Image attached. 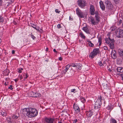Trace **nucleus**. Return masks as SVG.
Wrapping results in <instances>:
<instances>
[{"instance_id":"obj_1","label":"nucleus","mask_w":123,"mask_h":123,"mask_svg":"<svg viewBox=\"0 0 123 123\" xmlns=\"http://www.w3.org/2000/svg\"><path fill=\"white\" fill-rule=\"evenodd\" d=\"M22 113L25 116L31 118L36 116L37 115L38 112L35 108H28L23 109Z\"/></svg>"},{"instance_id":"obj_2","label":"nucleus","mask_w":123,"mask_h":123,"mask_svg":"<svg viewBox=\"0 0 123 123\" xmlns=\"http://www.w3.org/2000/svg\"><path fill=\"white\" fill-rule=\"evenodd\" d=\"M105 43L109 44V46L111 49H113L114 48V44L115 42L113 39H111L110 37L106 38L105 39Z\"/></svg>"},{"instance_id":"obj_3","label":"nucleus","mask_w":123,"mask_h":123,"mask_svg":"<svg viewBox=\"0 0 123 123\" xmlns=\"http://www.w3.org/2000/svg\"><path fill=\"white\" fill-rule=\"evenodd\" d=\"M115 33L117 37L118 38H121L123 37V30L121 28H119L116 30Z\"/></svg>"},{"instance_id":"obj_4","label":"nucleus","mask_w":123,"mask_h":123,"mask_svg":"<svg viewBox=\"0 0 123 123\" xmlns=\"http://www.w3.org/2000/svg\"><path fill=\"white\" fill-rule=\"evenodd\" d=\"M78 4L79 6L83 8L86 5L87 3L85 0H78Z\"/></svg>"},{"instance_id":"obj_5","label":"nucleus","mask_w":123,"mask_h":123,"mask_svg":"<svg viewBox=\"0 0 123 123\" xmlns=\"http://www.w3.org/2000/svg\"><path fill=\"white\" fill-rule=\"evenodd\" d=\"M102 99V97L100 96V97H99L98 99L96 102L94 107L95 108H99L100 107V105L102 104L101 102V100Z\"/></svg>"},{"instance_id":"obj_6","label":"nucleus","mask_w":123,"mask_h":123,"mask_svg":"<svg viewBox=\"0 0 123 123\" xmlns=\"http://www.w3.org/2000/svg\"><path fill=\"white\" fill-rule=\"evenodd\" d=\"M76 12L77 14L79 17L81 18L84 17L83 12L79 8H78L76 9Z\"/></svg>"},{"instance_id":"obj_7","label":"nucleus","mask_w":123,"mask_h":123,"mask_svg":"<svg viewBox=\"0 0 123 123\" xmlns=\"http://www.w3.org/2000/svg\"><path fill=\"white\" fill-rule=\"evenodd\" d=\"M54 120L53 118H45V123H53Z\"/></svg>"},{"instance_id":"obj_8","label":"nucleus","mask_w":123,"mask_h":123,"mask_svg":"<svg viewBox=\"0 0 123 123\" xmlns=\"http://www.w3.org/2000/svg\"><path fill=\"white\" fill-rule=\"evenodd\" d=\"M90 13L91 15H93L94 14V12L95 11V10L94 6L93 5H91L90 6Z\"/></svg>"},{"instance_id":"obj_9","label":"nucleus","mask_w":123,"mask_h":123,"mask_svg":"<svg viewBox=\"0 0 123 123\" xmlns=\"http://www.w3.org/2000/svg\"><path fill=\"white\" fill-rule=\"evenodd\" d=\"M74 109V110L77 112H79L80 110V109L78 106L77 104H74L73 106Z\"/></svg>"},{"instance_id":"obj_10","label":"nucleus","mask_w":123,"mask_h":123,"mask_svg":"<svg viewBox=\"0 0 123 123\" xmlns=\"http://www.w3.org/2000/svg\"><path fill=\"white\" fill-rule=\"evenodd\" d=\"M99 4L100 8L102 9V10L103 11H104L105 9V6L103 2L101 1H100L99 2Z\"/></svg>"},{"instance_id":"obj_11","label":"nucleus","mask_w":123,"mask_h":123,"mask_svg":"<svg viewBox=\"0 0 123 123\" xmlns=\"http://www.w3.org/2000/svg\"><path fill=\"white\" fill-rule=\"evenodd\" d=\"M93 52L95 54L97 55V54H99L100 52V50L98 48H95L93 50Z\"/></svg>"},{"instance_id":"obj_12","label":"nucleus","mask_w":123,"mask_h":123,"mask_svg":"<svg viewBox=\"0 0 123 123\" xmlns=\"http://www.w3.org/2000/svg\"><path fill=\"white\" fill-rule=\"evenodd\" d=\"M106 8L109 10H112L113 8V6L112 4L111 3L110 4H109L107 6H106Z\"/></svg>"},{"instance_id":"obj_13","label":"nucleus","mask_w":123,"mask_h":123,"mask_svg":"<svg viewBox=\"0 0 123 123\" xmlns=\"http://www.w3.org/2000/svg\"><path fill=\"white\" fill-rule=\"evenodd\" d=\"M93 114V112L92 110L88 112L86 114L87 115L88 117H90Z\"/></svg>"},{"instance_id":"obj_14","label":"nucleus","mask_w":123,"mask_h":123,"mask_svg":"<svg viewBox=\"0 0 123 123\" xmlns=\"http://www.w3.org/2000/svg\"><path fill=\"white\" fill-rule=\"evenodd\" d=\"M117 71L120 73L123 72V68L122 67H119L117 68Z\"/></svg>"},{"instance_id":"obj_15","label":"nucleus","mask_w":123,"mask_h":123,"mask_svg":"<svg viewBox=\"0 0 123 123\" xmlns=\"http://www.w3.org/2000/svg\"><path fill=\"white\" fill-rule=\"evenodd\" d=\"M118 52L120 56L121 57L123 56V51L120 49H119L118 50Z\"/></svg>"},{"instance_id":"obj_16","label":"nucleus","mask_w":123,"mask_h":123,"mask_svg":"<svg viewBox=\"0 0 123 123\" xmlns=\"http://www.w3.org/2000/svg\"><path fill=\"white\" fill-rule=\"evenodd\" d=\"M41 95L38 93H35L34 94H33V96H32V97H40Z\"/></svg>"},{"instance_id":"obj_17","label":"nucleus","mask_w":123,"mask_h":123,"mask_svg":"<svg viewBox=\"0 0 123 123\" xmlns=\"http://www.w3.org/2000/svg\"><path fill=\"white\" fill-rule=\"evenodd\" d=\"M82 29L86 33H89V31L87 27H83V28Z\"/></svg>"},{"instance_id":"obj_18","label":"nucleus","mask_w":123,"mask_h":123,"mask_svg":"<svg viewBox=\"0 0 123 123\" xmlns=\"http://www.w3.org/2000/svg\"><path fill=\"white\" fill-rule=\"evenodd\" d=\"M70 66V65H69L68 64L66 66V69L64 70V72H65V73L68 70Z\"/></svg>"},{"instance_id":"obj_19","label":"nucleus","mask_w":123,"mask_h":123,"mask_svg":"<svg viewBox=\"0 0 123 123\" xmlns=\"http://www.w3.org/2000/svg\"><path fill=\"white\" fill-rule=\"evenodd\" d=\"M87 42H88V44L89 46L92 47L93 46V44L90 41L87 40Z\"/></svg>"},{"instance_id":"obj_20","label":"nucleus","mask_w":123,"mask_h":123,"mask_svg":"<svg viewBox=\"0 0 123 123\" xmlns=\"http://www.w3.org/2000/svg\"><path fill=\"white\" fill-rule=\"evenodd\" d=\"M96 55L93 52H92L89 55V57H91L92 58H93Z\"/></svg>"},{"instance_id":"obj_21","label":"nucleus","mask_w":123,"mask_h":123,"mask_svg":"<svg viewBox=\"0 0 123 123\" xmlns=\"http://www.w3.org/2000/svg\"><path fill=\"white\" fill-rule=\"evenodd\" d=\"M79 35L80 36V37L83 38L85 39L86 38L85 36L81 32L80 33Z\"/></svg>"},{"instance_id":"obj_22","label":"nucleus","mask_w":123,"mask_h":123,"mask_svg":"<svg viewBox=\"0 0 123 123\" xmlns=\"http://www.w3.org/2000/svg\"><path fill=\"white\" fill-rule=\"evenodd\" d=\"M95 17L96 21H98V22H99L100 21V18L99 16L98 15H95Z\"/></svg>"},{"instance_id":"obj_23","label":"nucleus","mask_w":123,"mask_h":123,"mask_svg":"<svg viewBox=\"0 0 123 123\" xmlns=\"http://www.w3.org/2000/svg\"><path fill=\"white\" fill-rule=\"evenodd\" d=\"M91 22L92 24L95 25L96 23V22L94 20V19L93 18L91 17Z\"/></svg>"},{"instance_id":"obj_24","label":"nucleus","mask_w":123,"mask_h":123,"mask_svg":"<svg viewBox=\"0 0 123 123\" xmlns=\"http://www.w3.org/2000/svg\"><path fill=\"white\" fill-rule=\"evenodd\" d=\"M111 3L110 1L108 0L105 1V3L106 5V6L108 5L109 4H110Z\"/></svg>"},{"instance_id":"obj_25","label":"nucleus","mask_w":123,"mask_h":123,"mask_svg":"<svg viewBox=\"0 0 123 123\" xmlns=\"http://www.w3.org/2000/svg\"><path fill=\"white\" fill-rule=\"evenodd\" d=\"M115 3L117 4L120 3L121 2V0H114Z\"/></svg>"},{"instance_id":"obj_26","label":"nucleus","mask_w":123,"mask_h":123,"mask_svg":"<svg viewBox=\"0 0 123 123\" xmlns=\"http://www.w3.org/2000/svg\"><path fill=\"white\" fill-rule=\"evenodd\" d=\"M111 123H117L116 121L114 119H112L111 120Z\"/></svg>"},{"instance_id":"obj_27","label":"nucleus","mask_w":123,"mask_h":123,"mask_svg":"<svg viewBox=\"0 0 123 123\" xmlns=\"http://www.w3.org/2000/svg\"><path fill=\"white\" fill-rule=\"evenodd\" d=\"M77 64H72L71 65H70V66L74 67H75L76 68H77Z\"/></svg>"},{"instance_id":"obj_28","label":"nucleus","mask_w":123,"mask_h":123,"mask_svg":"<svg viewBox=\"0 0 123 123\" xmlns=\"http://www.w3.org/2000/svg\"><path fill=\"white\" fill-rule=\"evenodd\" d=\"M1 115H2L3 116H6V113H5L4 112H1Z\"/></svg>"},{"instance_id":"obj_29","label":"nucleus","mask_w":123,"mask_h":123,"mask_svg":"<svg viewBox=\"0 0 123 123\" xmlns=\"http://www.w3.org/2000/svg\"><path fill=\"white\" fill-rule=\"evenodd\" d=\"M77 68H78V69H81L80 68L81 67V65L80 64H77Z\"/></svg>"},{"instance_id":"obj_30","label":"nucleus","mask_w":123,"mask_h":123,"mask_svg":"<svg viewBox=\"0 0 123 123\" xmlns=\"http://www.w3.org/2000/svg\"><path fill=\"white\" fill-rule=\"evenodd\" d=\"M34 94V92H31L29 94L30 95V96L31 97H32V96H33V94Z\"/></svg>"},{"instance_id":"obj_31","label":"nucleus","mask_w":123,"mask_h":123,"mask_svg":"<svg viewBox=\"0 0 123 123\" xmlns=\"http://www.w3.org/2000/svg\"><path fill=\"white\" fill-rule=\"evenodd\" d=\"M31 26L33 27V28H35V29L36 30H37V29H38V27H37H37H37L36 26V25H34V24L32 25H31Z\"/></svg>"},{"instance_id":"obj_32","label":"nucleus","mask_w":123,"mask_h":123,"mask_svg":"<svg viewBox=\"0 0 123 123\" xmlns=\"http://www.w3.org/2000/svg\"><path fill=\"white\" fill-rule=\"evenodd\" d=\"M81 102L84 103V102H85L86 101V100L85 98H82L81 99Z\"/></svg>"},{"instance_id":"obj_33","label":"nucleus","mask_w":123,"mask_h":123,"mask_svg":"<svg viewBox=\"0 0 123 123\" xmlns=\"http://www.w3.org/2000/svg\"><path fill=\"white\" fill-rule=\"evenodd\" d=\"M37 30L38 31H39L40 32H41L42 31V30L38 28V29H37Z\"/></svg>"},{"instance_id":"obj_34","label":"nucleus","mask_w":123,"mask_h":123,"mask_svg":"<svg viewBox=\"0 0 123 123\" xmlns=\"http://www.w3.org/2000/svg\"><path fill=\"white\" fill-rule=\"evenodd\" d=\"M98 64L101 67L104 66V64H103L102 63L101 61L99 63H98Z\"/></svg>"},{"instance_id":"obj_35","label":"nucleus","mask_w":123,"mask_h":123,"mask_svg":"<svg viewBox=\"0 0 123 123\" xmlns=\"http://www.w3.org/2000/svg\"><path fill=\"white\" fill-rule=\"evenodd\" d=\"M116 57L117 56L116 53H115L113 54V57H112V58H113L115 59L116 58Z\"/></svg>"},{"instance_id":"obj_36","label":"nucleus","mask_w":123,"mask_h":123,"mask_svg":"<svg viewBox=\"0 0 123 123\" xmlns=\"http://www.w3.org/2000/svg\"><path fill=\"white\" fill-rule=\"evenodd\" d=\"M102 39L101 37H98V41L99 43L101 42Z\"/></svg>"},{"instance_id":"obj_37","label":"nucleus","mask_w":123,"mask_h":123,"mask_svg":"<svg viewBox=\"0 0 123 123\" xmlns=\"http://www.w3.org/2000/svg\"><path fill=\"white\" fill-rule=\"evenodd\" d=\"M9 89H10L11 90H12L13 89V88H12V85H11L8 88Z\"/></svg>"},{"instance_id":"obj_38","label":"nucleus","mask_w":123,"mask_h":123,"mask_svg":"<svg viewBox=\"0 0 123 123\" xmlns=\"http://www.w3.org/2000/svg\"><path fill=\"white\" fill-rule=\"evenodd\" d=\"M55 12L56 13H59L60 12V11H59V10L58 9H55Z\"/></svg>"},{"instance_id":"obj_39","label":"nucleus","mask_w":123,"mask_h":123,"mask_svg":"<svg viewBox=\"0 0 123 123\" xmlns=\"http://www.w3.org/2000/svg\"><path fill=\"white\" fill-rule=\"evenodd\" d=\"M94 14H95V15H98V11H96L95 12Z\"/></svg>"},{"instance_id":"obj_40","label":"nucleus","mask_w":123,"mask_h":123,"mask_svg":"<svg viewBox=\"0 0 123 123\" xmlns=\"http://www.w3.org/2000/svg\"><path fill=\"white\" fill-rule=\"evenodd\" d=\"M57 27L58 28H61V26L60 25V24H59L57 25Z\"/></svg>"},{"instance_id":"obj_41","label":"nucleus","mask_w":123,"mask_h":123,"mask_svg":"<svg viewBox=\"0 0 123 123\" xmlns=\"http://www.w3.org/2000/svg\"><path fill=\"white\" fill-rule=\"evenodd\" d=\"M12 118H16V119H17V118H18V117H17L16 116H15V115H14L12 116Z\"/></svg>"},{"instance_id":"obj_42","label":"nucleus","mask_w":123,"mask_h":123,"mask_svg":"<svg viewBox=\"0 0 123 123\" xmlns=\"http://www.w3.org/2000/svg\"><path fill=\"white\" fill-rule=\"evenodd\" d=\"M104 48L105 50H107L108 49V48L107 47L105 46L104 47Z\"/></svg>"},{"instance_id":"obj_43","label":"nucleus","mask_w":123,"mask_h":123,"mask_svg":"<svg viewBox=\"0 0 123 123\" xmlns=\"http://www.w3.org/2000/svg\"><path fill=\"white\" fill-rule=\"evenodd\" d=\"M73 121L74 123H76L77 122V119H76L75 120H73Z\"/></svg>"},{"instance_id":"obj_44","label":"nucleus","mask_w":123,"mask_h":123,"mask_svg":"<svg viewBox=\"0 0 123 123\" xmlns=\"http://www.w3.org/2000/svg\"><path fill=\"white\" fill-rule=\"evenodd\" d=\"M31 37L33 39H35L36 38V37L32 35H31Z\"/></svg>"},{"instance_id":"obj_45","label":"nucleus","mask_w":123,"mask_h":123,"mask_svg":"<svg viewBox=\"0 0 123 123\" xmlns=\"http://www.w3.org/2000/svg\"><path fill=\"white\" fill-rule=\"evenodd\" d=\"M25 78L26 79L27 78V77L28 76V74L27 73L26 74H25Z\"/></svg>"},{"instance_id":"obj_46","label":"nucleus","mask_w":123,"mask_h":123,"mask_svg":"<svg viewBox=\"0 0 123 123\" xmlns=\"http://www.w3.org/2000/svg\"><path fill=\"white\" fill-rule=\"evenodd\" d=\"M102 86H103L104 87V86H105L104 87V88H105V87L106 88V87H107V86H107L106 84H102Z\"/></svg>"},{"instance_id":"obj_47","label":"nucleus","mask_w":123,"mask_h":123,"mask_svg":"<svg viewBox=\"0 0 123 123\" xmlns=\"http://www.w3.org/2000/svg\"><path fill=\"white\" fill-rule=\"evenodd\" d=\"M18 72L19 73H21L22 72V71L19 68L18 69Z\"/></svg>"},{"instance_id":"obj_48","label":"nucleus","mask_w":123,"mask_h":123,"mask_svg":"<svg viewBox=\"0 0 123 123\" xmlns=\"http://www.w3.org/2000/svg\"><path fill=\"white\" fill-rule=\"evenodd\" d=\"M75 90V89H72L71 91V92H74Z\"/></svg>"},{"instance_id":"obj_49","label":"nucleus","mask_w":123,"mask_h":123,"mask_svg":"<svg viewBox=\"0 0 123 123\" xmlns=\"http://www.w3.org/2000/svg\"><path fill=\"white\" fill-rule=\"evenodd\" d=\"M112 109V107H108V109L109 110Z\"/></svg>"},{"instance_id":"obj_50","label":"nucleus","mask_w":123,"mask_h":123,"mask_svg":"<svg viewBox=\"0 0 123 123\" xmlns=\"http://www.w3.org/2000/svg\"><path fill=\"white\" fill-rule=\"evenodd\" d=\"M62 58L60 57L59 58V60L60 61H62Z\"/></svg>"},{"instance_id":"obj_51","label":"nucleus","mask_w":123,"mask_h":123,"mask_svg":"<svg viewBox=\"0 0 123 123\" xmlns=\"http://www.w3.org/2000/svg\"><path fill=\"white\" fill-rule=\"evenodd\" d=\"M15 51L13 50L12 51V54H14L15 53Z\"/></svg>"},{"instance_id":"obj_52","label":"nucleus","mask_w":123,"mask_h":123,"mask_svg":"<svg viewBox=\"0 0 123 123\" xmlns=\"http://www.w3.org/2000/svg\"><path fill=\"white\" fill-rule=\"evenodd\" d=\"M118 22L119 23V24H121L122 22V20H120Z\"/></svg>"},{"instance_id":"obj_53","label":"nucleus","mask_w":123,"mask_h":123,"mask_svg":"<svg viewBox=\"0 0 123 123\" xmlns=\"http://www.w3.org/2000/svg\"><path fill=\"white\" fill-rule=\"evenodd\" d=\"M121 75L122 78V79H123V74H121Z\"/></svg>"},{"instance_id":"obj_54","label":"nucleus","mask_w":123,"mask_h":123,"mask_svg":"<svg viewBox=\"0 0 123 123\" xmlns=\"http://www.w3.org/2000/svg\"><path fill=\"white\" fill-rule=\"evenodd\" d=\"M53 67H52V68H51V67H50V68H49V70H51L52 69V68H53Z\"/></svg>"},{"instance_id":"obj_55","label":"nucleus","mask_w":123,"mask_h":123,"mask_svg":"<svg viewBox=\"0 0 123 123\" xmlns=\"http://www.w3.org/2000/svg\"><path fill=\"white\" fill-rule=\"evenodd\" d=\"M53 51L55 52H57L56 51V49H53Z\"/></svg>"},{"instance_id":"obj_56","label":"nucleus","mask_w":123,"mask_h":123,"mask_svg":"<svg viewBox=\"0 0 123 123\" xmlns=\"http://www.w3.org/2000/svg\"><path fill=\"white\" fill-rule=\"evenodd\" d=\"M48 50V48H46V51H47Z\"/></svg>"},{"instance_id":"obj_57","label":"nucleus","mask_w":123,"mask_h":123,"mask_svg":"<svg viewBox=\"0 0 123 123\" xmlns=\"http://www.w3.org/2000/svg\"><path fill=\"white\" fill-rule=\"evenodd\" d=\"M20 77V79H21H21L23 78V77L22 76H21Z\"/></svg>"},{"instance_id":"obj_58","label":"nucleus","mask_w":123,"mask_h":123,"mask_svg":"<svg viewBox=\"0 0 123 123\" xmlns=\"http://www.w3.org/2000/svg\"><path fill=\"white\" fill-rule=\"evenodd\" d=\"M18 80V79H16L14 80L16 82Z\"/></svg>"},{"instance_id":"obj_59","label":"nucleus","mask_w":123,"mask_h":123,"mask_svg":"<svg viewBox=\"0 0 123 123\" xmlns=\"http://www.w3.org/2000/svg\"><path fill=\"white\" fill-rule=\"evenodd\" d=\"M14 24L16 25V22L15 21H14L13 22Z\"/></svg>"},{"instance_id":"obj_60","label":"nucleus","mask_w":123,"mask_h":123,"mask_svg":"<svg viewBox=\"0 0 123 123\" xmlns=\"http://www.w3.org/2000/svg\"><path fill=\"white\" fill-rule=\"evenodd\" d=\"M99 43V45L100 46L101 45V42H100V43Z\"/></svg>"},{"instance_id":"obj_61","label":"nucleus","mask_w":123,"mask_h":123,"mask_svg":"<svg viewBox=\"0 0 123 123\" xmlns=\"http://www.w3.org/2000/svg\"><path fill=\"white\" fill-rule=\"evenodd\" d=\"M1 1H0V6L1 5Z\"/></svg>"},{"instance_id":"obj_62","label":"nucleus","mask_w":123,"mask_h":123,"mask_svg":"<svg viewBox=\"0 0 123 123\" xmlns=\"http://www.w3.org/2000/svg\"><path fill=\"white\" fill-rule=\"evenodd\" d=\"M21 70H23V69L22 68H19Z\"/></svg>"},{"instance_id":"obj_63","label":"nucleus","mask_w":123,"mask_h":123,"mask_svg":"<svg viewBox=\"0 0 123 123\" xmlns=\"http://www.w3.org/2000/svg\"><path fill=\"white\" fill-rule=\"evenodd\" d=\"M110 71V72L111 71V69H108Z\"/></svg>"},{"instance_id":"obj_64","label":"nucleus","mask_w":123,"mask_h":123,"mask_svg":"<svg viewBox=\"0 0 123 123\" xmlns=\"http://www.w3.org/2000/svg\"><path fill=\"white\" fill-rule=\"evenodd\" d=\"M4 84L5 85H7V84H6V83L5 82V84Z\"/></svg>"}]
</instances>
